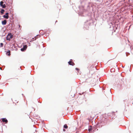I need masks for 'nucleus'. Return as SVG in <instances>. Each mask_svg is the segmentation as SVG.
I'll return each instance as SVG.
<instances>
[{
	"mask_svg": "<svg viewBox=\"0 0 133 133\" xmlns=\"http://www.w3.org/2000/svg\"><path fill=\"white\" fill-rule=\"evenodd\" d=\"M18 78H15L14 79V81L15 82H17L18 81Z\"/></svg>",
	"mask_w": 133,
	"mask_h": 133,
	"instance_id": "12",
	"label": "nucleus"
},
{
	"mask_svg": "<svg viewBox=\"0 0 133 133\" xmlns=\"http://www.w3.org/2000/svg\"><path fill=\"white\" fill-rule=\"evenodd\" d=\"M132 104H133V102Z\"/></svg>",
	"mask_w": 133,
	"mask_h": 133,
	"instance_id": "22",
	"label": "nucleus"
},
{
	"mask_svg": "<svg viewBox=\"0 0 133 133\" xmlns=\"http://www.w3.org/2000/svg\"><path fill=\"white\" fill-rule=\"evenodd\" d=\"M21 133H22V132H21Z\"/></svg>",
	"mask_w": 133,
	"mask_h": 133,
	"instance_id": "23",
	"label": "nucleus"
},
{
	"mask_svg": "<svg viewBox=\"0 0 133 133\" xmlns=\"http://www.w3.org/2000/svg\"><path fill=\"white\" fill-rule=\"evenodd\" d=\"M5 10H4L3 9H2L1 10V12L2 14H3L4 13V12Z\"/></svg>",
	"mask_w": 133,
	"mask_h": 133,
	"instance_id": "9",
	"label": "nucleus"
},
{
	"mask_svg": "<svg viewBox=\"0 0 133 133\" xmlns=\"http://www.w3.org/2000/svg\"><path fill=\"white\" fill-rule=\"evenodd\" d=\"M37 38L36 37H35L34 38H32V39H33V40H35Z\"/></svg>",
	"mask_w": 133,
	"mask_h": 133,
	"instance_id": "15",
	"label": "nucleus"
},
{
	"mask_svg": "<svg viewBox=\"0 0 133 133\" xmlns=\"http://www.w3.org/2000/svg\"><path fill=\"white\" fill-rule=\"evenodd\" d=\"M69 64L70 65L73 66L75 65V63L71 61H70L68 62Z\"/></svg>",
	"mask_w": 133,
	"mask_h": 133,
	"instance_id": "6",
	"label": "nucleus"
},
{
	"mask_svg": "<svg viewBox=\"0 0 133 133\" xmlns=\"http://www.w3.org/2000/svg\"><path fill=\"white\" fill-rule=\"evenodd\" d=\"M2 121L3 122H4L6 123L8 122V121L6 118H3L2 119Z\"/></svg>",
	"mask_w": 133,
	"mask_h": 133,
	"instance_id": "5",
	"label": "nucleus"
},
{
	"mask_svg": "<svg viewBox=\"0 0 133 133\" xmlns=\"http://www.w3.org/2000/svg\"><path fill=\"white\" fill-rule=\"evenodd\" d=\"M91 84H93V82H91Z\"/></svg>",
	"mask_w": 133,
	"mask_h": 133,
	"instance_id": "20",
	"label": "nucleus"
},
{
	"mask_svg": "<svg viewBox=\"0 0 133 133\" xmlns=\"http://www.w3.org/2000/svg\"><path fill=\"white\" fill-rule=\"evenodd\" d=\"M64 128L67 129L68 128V126H67L66 124H65L64 125Z\"/></svg>",
	"mask_w": 133,
	"mask_h": 133,
	"instance_id": "10",
	"label": "nucleus"
},
{
	"mask_svg": "<svg viewBox=\"0 0 133 133\" xmlns=\"http://www.w3.org/2000/svg\"><path fill=\"white\" fill-rule=\"evenodd\" d=\"M19 27L20 28V26H21L20 25H19Z\"/></svg>",
	"mask_w": 133,
	"mask_h": 133,
	"instance_id": "19",
	"label": "nucleus"
},
{
	"mask_svg": "<svg viewBox=\"0 0 133 133\" xmlns=\"http://www.w3.org/2000/svg\"><path fill=\"white\" fill-rule=\"evenodd\" d=\"M65 129H64L63 130H64V131H65Z\"/></svg>",
	"mask_w": 133,
	"mask_h": 133,
	"instance_id": "21",
	"label": "nucleus"
},
{
	"mask_svg": "<svg viewBox=\"0 0 133 133\" xmlns=\"http://www.w3.org/2000/svg\"><path fill=\"white\" fill-rule=\"evenodd\" d=\"M3 46V44L2 43H1L0 44V47H2Z\"/></svg>",
	"mask_w": 133,
	"mask_h": 133,
	"instance_id": "13",
	"label": "nucleus"
},
{
	"mask_svg": "<svg viewBox=\"0 0 133 133\" xmlns=\"http://www.w3.org/2000/svg\"><path fill=\"white\" fill-rule=\"evenodd\" d=\"M9 1V0H6V3H7V4L9 5V3H8V2L7 3V2H8Z\"/></svg>",
	"mask_w": 133,
	"mask_h": 133,
	"instance_id": "16",
	"label": "nucleus"
},
{
	"mask_svg": "<svg viewBox=\"0 0 133 133\" xmlns=\"http://www.w3.org/2000/svg\"><path fill=\"white\" fill-rule=\"evenodd\" d=\"M91 130H92V129L91 128L89 129H88V131H90Z\"/></svg>",
	"mask_w": 133,
	"mask_h": 133,
	"instance_id": "17",
	"label": "nucleus"
},
{
	"mask_svg": "<svg viewBox=\"0 0 133 133\" xmlns=\"http://www.w3.org/2000/svg\"><path fill=\"white\" fill-rule=\"evenodd\" d=\"M88 68L89 71V73L91 72L92 73V75L94 72V69L95 68V67H94L93 66L91 65L88 66Z\"/></svg>",
	"mask_w": 133,
	"mask_h": 133,
	"instance_id": "1",
	"label": "nucleus"
},
{
	"mask_svg": "<svg viewBox=\"0 0 133 133\" xmlns=\"http://www.w3.org/2000/svg\"><path fill=\"white\" fill-rule=\"evenodd\" d=\"M10 50H9L8 51L6 52V54L8 56H10Z\"/></svg>",
	"mask_w": 133,
	"mask_h": 133,
	"instance_id": "8",
	"label": "nucleus"
},
{
	"mask_svg": "<svg viewBox=\"0 0 133 133\" xmlns=\"http://www.w3.org/2000/svg\"><path fill=\"white\" fill-rule=\"evenodd\" d=\"M3 1H1L0 2V5L3 8H5L6 7V5L5 4H3Z\"/></svg>",
	"mask_w": 133,
	"mask_h": 133,
	"instance_id": "3",
	"label": "nucleus"
},
{
	"mask_svg": "<svg viewBox=\"0 0 133 133\" xmlns=\"http://www.w3.org/2000/svg\"><path fill=\"white\" fill-rule=\"evenodd\" d=\"M76 69L77 70H78V68H76Z\"/></svg>",
	"mask_w": 133,
	"mask_h": 133,
	"instance_id": "18",
	"label": "nucleus"
},
{
	"mask_svg": "<svg viewBox=\"0 0 133 133\" xmlns=\"http://www.w3.org/2000/svg\"><path fill=\"white\" fill-rule=\"evenodd\" d=\"M13 36L11 33L9 34L6 37V39L10 41L11 39L12 38Z\"/></svg>",
	"mask_w": 133,
	"mask_h": 133,
	"instance_id": "2",
	"label": "nucleus"
},
{
	"mask_svg": "<svg viewBox=\"0 0 133 133\" xmlns=\"http://www.w3.org/2000/svg\"><path fill=\"white\" fill-rule=\"evenodd\" d=\"M2 23L3 25H5L6 23V20H4V21H2Z\"/></svg>",
	"mask_w": 133,
	"mask_h": 133,
	"instance_id": "7",
	"label": "nucleus"
},
{
	"mask_svg": "<svg viewBox=\"0 0 133 133\" xmlns=\"http://www.w3.org/2000/svg\"><path fill=\"white\" fill-rule=\"evenodd\" d=\"M25 50L23 48H22L21 49V50L22 51H24V50Z\"/></svg>",
	"mask_w": 133,
	"mask_h": 133,
	"instance_id": "14",
	"label": "nucleus"
},
{
	"mask_svg": "<svg viewBox=\"0 0 133 133\" xmlns=\"http://www.w3.org/2000/svg\"><path fill=\"white\" fill-rule=\"evenodd\" d=\"M9 13L8 12H7L5 14V15H4L3 16L4 18L8 19L9 18V16H8Z\"/></svg>",
	"mask_w": 133,
	"mask_h": 133,
	"instance_id": "4",
	"label": "nucleus"
},
{
	"mask_svg": "<svg viewBox=\"0 0 133 133\" xmlns=\"http://www.w3.org/2000/svg\"><path fill=\"white\" fill-rule=\"evenodd\" d=\"M27 46L26 45H25L23 46V48L25 49L26 50L27 48Z\"/></svg>",
	"mask_w": 133,
	"mask_h": 133,
	"instance_id": "11",
	"label": "nucleus"
}]
</instances>
